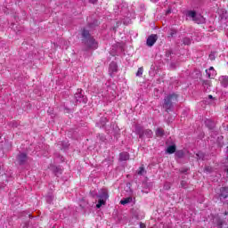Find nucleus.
<instances>
[{"instance_id": "obj_1", "label": "nucleus", "mask_w": 228, "mask_h": 228, "mask_svg": "<svg viewBox=\"0 0 228 228\" xmlns=\"http://www.w3.org/2000/svg\"><path fill=\"white\" fill-rule=\"evenodd\" d=\"M82 37H83V43L85 44L86 47L88 49H97L99 47L97 41L90 36V31H88L86 28H84L82 31Z\"/></svg>"}, {"instance_id": "obj_2", "label": "nucleus", "mask_w": 228, "mask_h": 228, "mask_svg": "<svg viewBox=\"0 0 228 228\" xmlns=\"http://www.w3.org/2000/svg\"><path fill=\"white\" fill-rule=\"evenodd\" d=\"M175 102H177V94H169L164 99L163 106L167 113L170 110H172V104Z\"/></svg>"}, {"instance_id": "obj_3", "label": "nucleus", "mask_w": 228, "mask_h": 228, "mask_svg": "<svg viewBox=\"0 0 228 228\" xmlns=\"http://www.w3.org/2000/svg\"><path fill=\"white\" fill-rule=\"evenodd\" d=\"M98 203L96 205V208L99 209L101 208V207L105 206L106 205V200H108V199H110V195L108 194V190L107 189H102L100 191V193L98 195Z\"/></svg>"}, {"instance_id": "obj_4", "label": "nucleus", "mask_w": 228, "mask_h": 228, "mask_svg": "<svg viewBox=\"0 0 228 228\" xmlns=\"http://www.w3.org/2000/svg\"><path fill=\"white\" fill-rule=\"evenodd\" d=\"M187 17L192 19L196 24H204L206 22V19L201 14H198L195 11H189L187 12Z\"/></svg>"}, {"instance_id": "obj_5", "label": "nucleus", "mask_w": 228, "mask_h": 228, "mask_svg": "<svg viewBox=\"0 0 228 228\" xmlns=\"http://www.w3.org/2000/svg\"><path fill=\"white\" fill-rule=\"evenodd\" d=\"M136 133L139 135V138H151L153 134L152 130H143V128L140 126H136Z\"/></svg>"}, {"instance_id": "obj_6", "label": "nucleus", "mask_w": 228, "mask_h": 228, "mask_svg": "<svg viewBox=\"0 0 228 228\" xmlns=\"http://www.w3.org/2000/svg\"><path fill=\"white\" fill-rule=\"evenodd\" d=\"M81 92H83V90H77V93L75 94V99L77 102H84L85 104H86L87 99L81 94Z\"/></svg>"}, {"instance_id": "obj_7", "label": "nucleus", "mask_w": 228, "mask_h": 228, "mask_svg": "<svg viewBox=\"0 0 228 228\" xmlns=\"http://www.w3.org/2000/svg\"><path fill=\"white\" fill-rule=\"evenodd\" d=\"M157 41H158V35L152 34L147 38L146 44L148 47H152V45H154V44H156Z\"/></svg>"}, {"instance_id": "obj_8", "label": "nucleus", "mask_w": 228, "mask_h": 228, "mask_svg": "<svg viewBox=\"0 0 228 228\" xmlns=\"http://www.w3.org/2000/svg\"><path fill=\"white\" fill-rule=\"evenodd\" d=\"M118 70V66L116 64V62H111L109 67V74L110 76H113L115 73H117Z\"/></svg>"}, {"instance_id": "obj_9", "label": "nucleus", "mask_w": 228, "mask_h": 228, "mask_svg": "<svg viewBox=\"0 0 228 228\" xmlns=\"http://www.w3.org/2000/svg\"><path fill=\"white\" fill-rule=\"evenodd\" d=\"M206 74L209 79H213L216 76V70H215V68L210 67L208 69H206Z\"/></svg>"}, {"instance_id": "obj_10", "label": "nucleus", "mask_w": 228, "mask_h": 228, "mask_svg": "<svg viewBox=\"0 0 228 228\" xmlns=\"http://www.w3.org/2000/svg\"><path fill=\"white\" fill-rule=\"evenodd\" d=\"M219 81L224 88H227L228 86V77L227 76H222L219 77Z\"/></svg>"}, {"instance_id": "obj_11", "label": "nucleus", "mask_w": 228, "mask_h": 228, "mask_svg": "<svg viewBox=\"0 0 228 228\" xmlns=\"http://www.w3.org/2000/svg\"><path fill=\"white\" fill-rule=\"evenodd\" d=\"M26 159H28V156L25 153H20L18 155V161L20 165L26 163Z\"/></svg>"}, {"instance_id": "obj_12", "label": "nucleus", "mask_w": 228, "mask_h": 228, "mask_svg": "<svg viewBox=\"0 0 228 228\" xmlns=\"http://www.w3.org/2000/svg\"><path fill=\"white\" fill-rule=\"evenodd\" d=\"M220 197H223V199H227L228 197V188L227 187H222L220 189Z\"/></svg>"}, {"instance_id": "obj_13", "label": "nucleus", "mask_w": 228, "mask_h": 228, "mask_svg": "<svg viewBox=\"0 0 228 228\" xmlns=\"http://www.w3.org/2000/svg\"><path fill=\"white\" fill-rule=\"evenodd\" d=\"M119 159H120V161H127V159H129V153L121 152L119 154Z\"/></svg>"}, {"instance_id": "obj_14", "label": "nucleus", "mask_w": 228, "mask_h": 228, "mask_svg": "<svg viewBox=\"0 0 228 228\" xmlns=\"http://www.w3.org/2000/svg\"><path fill=\"white\" fill-rule=\"evenodd\" d=\"M205 124H206L207 127H208V129H213V127H215V121H213L211 119H207L205 121Z\"/></svg>"}, {"instance_id": "obj_15", "label": "nucleus", "mask_w": 228, "mask_h": 228, "mask_svg": "<svg viewBox=\"0 0 228 228\" xmlns=\"http://www.w3.org/2000/svg\"><path fill=\"white\" fill-rule=\"evenodd\" d=\"M156 136H159V138H161V136L165 135V130H163V128H158L155 132Z\"/></svg>"}, {"instance_id": "obj_16", "label": "nucleus", "mask_w": 228, "mask_h": 228, "mask_svg": "<svg viewBox=\"0 0 228 228\" xmlns=\"http://www.w3.org/2000/svg\"><path fill=\"white\" fill-rule=\"evenodd\" d=\"M167 154H174L175 152V145H170L167 149Z\"/></svg>"}, {"instance_id": "obj_17", "label": "nucleus", "mask_w": 228, "mask_h": 228, "mask_svg": "<svg viewBox=\"0 0 228 228\" xmlns=\"http://www.w3.org/2000/svg\"><path fill=\"white\" fill-rule=\"evenodd\" d=\"M138 175H144V174H147V171L145 170V167H140L137 170Z\"/></svg>"}, {"instance_id": "obj_18", "label": "nucleus", "mask_w": 228, "mask_h": 228, "mask_svg": "<svg viewBox=\"0 0 228 228\" xmlns=\"http://www.w3.org/2000/svg\"><path fill=\"white\" fill-rule=\"evenodd\" d=\"M131 200H133V198H126L120 200V204H122V206H126V204H129Z\"/></svg>"}, {"instance_id": "obj_19", "label": "nucleus", "mask_w": 228, "mask_h": 228, "mask_svg": "<svg viewBox=\"0 0 228 228\" xmlns=\"http://www.w3.org/2000/svg\"><path fill=\"white\" fill-rule=\"evenodd\" d=\"M183 43L184 44V45H190V44H191V39H190L189 37H185L183 39Z\"/></svg>"}, {"instance_id": "obj_20", "label": "nucleus", "mask_w": 228, "mask_h": 228, "mask_svg": "<svg viewBox=\"0 0 228 228\" xmlns=\"http://www.w3.org/2000/svg\"><path fill=\"white\" fill-rule=\"evenodd\" d=\"M142 74H143V68H139L136 72V76L140 77V76H142Z\"/></svg>"}, {"instance_id": "obj_21", "label": "nucleus", "mask_w": 228, "mask_h": 228, "mask_svg": "<svg viewBox=\"0 0 228 228\" xmlns=\"http://www.w3.org/2000/svg\"><path fill=\"white\" fill-rule=\"evenodd\" d=\"M183 151H176V156L178 157V158H183Z\"/></svg>"}, {"instance_id": "obj_22", "label": "nucleus", "mask_w": 228, "mask_h": 228, "mask_svg": "<svg viewBox=\"0 0 228 228\" xmlns=\"http://www.w3.org/2000/svg\"><path fill=\"white\" fill-rule=\"evenodd\" d=\"M181 186H182V188H186V182L182 181L181 182Z\"/></svg>"}, {"instance_id": "obj_23", "label": "nucleus", "mask_w": 228, "mask_h": 228, "mask_svg": "<svg viewBox=\"0 0 228 228\" xmlns=\"http://www.w3.org/2000/svg\"><path fill=\"white\" fill-rule=\"evenodd\" d=\"M146 226H145V224H143V223H140V228H145Z\"/></svg>"}, {"instance_id": "obj_24", "label": "nucleus", "mask_w": 228, "mask_h": 228, "mask_svg": "<svg viewBox=\"0 0 228 228\" xmlns=\"http://www.w3.org/2000/svg\"><path fill=\"white\" fill-rule=\"evenodd\" d=\"M90 3H92L93 4H95V3H97V0H89Z\"/></svg>"}, {"instance_id": "obj_25", "label": "nucleus", "mask_w": 228, "mask_h": 228, "mask_svg": "<svg viewBox=\"0 0 228 228\" xmlns=\"http://www.w3.org/2000/svg\"><path fill=\"white\" fill-rule=\"evenodd\" d=\"M174 35H175V31L172 30L171 31V37H174Z\"/></svg>"}, {"instance_id": "obj_26", "label": "nucleus", "mask_w": 228, "mask_h": 228, "mask_svg": "<svg viewBox=\"0 0 228 228\" xmlns=\"http://www.w3.org/2000/svg\"><path fill=\"white\" fill-rule=\"evenodd\" d=\"M209 58H210V60H215V57L213 56V54H210Z\"/></svg>"}, {"instance_id": "obj_27", "label": "nucleus", "mask_w": 228, "mask_h": 228, "mask_svg": "<svg viewBox=\"0 0 228 228\" xmlns=\"http://www.w3.org/2000/svg\"><path fill=\"white\" fill-rule=\"evenodd\" d=\"M186 172H188V168H186V169H184V170H182V173H183V174H184V173H186Z\"/></svg>"}, {"instance_id": "obj_28", "label": "nucleus", "mask_w": 228, "mask_h": 228, "mask_svg": "<svg viewBox=\"0 0 228 228\" xmlns=\"http://www.w3.org/2000/svg\"><path fill=\"white\" fill-rule=\"evenodd\" d=\"M208 98L209 99H213V95H208Z\"/></svg>"}, {"instance_id": "obj_29", "label": "nucleus", "mask_w": 228, "mask_h": 228, "mask_svg": "<svg viewBox=\"0 0 228 228\" xmlns=\"http://www.w3.org/2000/svg\"><path fill=\"white\" fill-rule=\"evenodd\" d=\"M198 158H200V154H197Z\"/></svg>"}, {"instance_id": "obj_30", "label": "nucleus", "mask_w": 228, "mask_h": 228, "mask_svg": "<svg viewBox=\"0 0 228 228\" xmlns=\"http://www.w3.org/2000/svg\"><path fill=\"white\" fill-rule=\"evenodd\" d=\"M206 170L209 171V167H206Z\"/></svg>"}, {"instance_id": "obj_31", "label": "nucleus", "mask_w": 228, "mask_h": 228, "mask_svg": "<svg viewBox=\"0 0 228 228\" xmlns=\"http://www.w3.org/2000/svg\"><path fill=\"white\" fill-rule=\"evenodd\" d=\"M226 174H227V175H228V168L226 169ZM228 177V176H227Z\"/></svg>"}, {"instance_id": "obj_32", "label": "nucleus", "mask_w": 228, "mask_h": 228, "mask_svg": "<svg viewBox=\"0 0 228 228\" xmlns=\"http://www.w3.org/2000/svg\"><path fill=\"white\" fill-rule=\"evenodd\" d=\"M2 136H3V135H2L1 133H0V140H1Z\"/></svg>"}, {"instance_id": "obj_33", "label": "nucleus", "mask_w": 228, "mask_h": 228, "mask_svg": "<svg viewBox=\"0 0 228 228\" xmlns=\"http://www.w3.org/2000/svg\"><path fill=\"white\" fill-rule=\"evenodd\" d=\"M219 225L221 226V225H222V224H220V223H219Z\"/></svg>"}]
</instances>
